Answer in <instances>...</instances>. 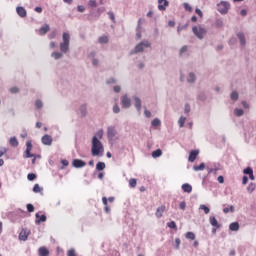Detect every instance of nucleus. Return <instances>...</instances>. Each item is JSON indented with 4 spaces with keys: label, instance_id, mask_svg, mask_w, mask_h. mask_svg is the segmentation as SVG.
I'll return each mask as SVG.
<instances>
[{
    "label": "nucleus",
    "instance_id": "obj_28",
    "mask_svg": "<svg viewBox=\"0 0 256 256\" xmlns=\"http://www.w3.org/2000/svg\"><path fill=\"white\" fill-rule=\"evenodd\" d=\"M230 99L231 101H239V92L237 91H232L230 94Z\"/></svg>",
    "mask_w": 256,
    "mask_h": 256
},
{
    "label": "nucleus",
    "instance_id": "obj_56",
    "mask_svg": "<svg viewBox=\"0 0 256 256\" xmlns=\"http://www.w3.org/2000/svg\"><path fill=\"white\" fill-rule=\"evenodd\" d=\"M243 172H244L245 175H250L251 173H253V169H251L250 167H248V168L244 169Z\"/></svg>",
    "mask_w": 256,
    "mask_h": 256
},
{
    "label": "nucleus",
    "instance_id": "obj_50",
    "mask_svg": "<svg viewBox=\"0 0 256 256\" xmlns=\"http://www.w3.org/2000/svg\"><path fill=\"white\" fill-rule=\"evenodd\" d=\"M27 211L28 213H33V211H35L33 204H27Z\"/></svg>",
    "mask_w": 256,
    "mask_h": 256
},
{
    "label": "nucleus",
    "instance_id": "obj_64",
    "mask_svg": "<svg viewBox=\"0 0 256 256\" xmlns=\"http://www.w3.org/2000/svg\"><path fill=\"white\" fill-rule=\"evenodd\" d=\"M68 256H77V254H75V250H69Z\"/></svg>",
    "mask_w": 256,
    "mask_h": 256
},
{
    "label": "nucleus",
    "instance_id": "obj_20",
    "mask_svg": "<svg viewBox=\"0 0 256 256\" xmlns=\"http://www.w3.org/2000/svg\"><path fill=\"white\" fill-rule=\"evenodd\" d=\"M63 55L65 54L64 52H61V51L60 52L54 51L51 53V57L55 59V61H59V59H63Z\"/></svg>",
    "mask_w": 256,
    "mask_h": 256
},
{
    "label": "nucleus",
    "instance_id": "obj_14",
    "mask_svg": "<svg viewBox=\"0 0 256 256\" xmlns=\"http://www.w3.org/2000/svg\"><path fill=\"white\" fill-rule=\"evenodd\" d=\"M237 37H238V39H239V41H240L241 47H245V46L247 45V40H246V38H245V33H243V32H238V33H237Z\"/></svg>",
    "mask_w": 256,
    "mask_h": 256
},
{
    "label": "nucleus",
    "instance_id": "obj_58",
    "mask_svg": "<svg viewBox=\"0 0 256 256\" xmlns=\"http://www.w3.org/2000/svg\"><path fill=\"white\" fill-rule=\"evenodd\" d=\"M242 106L244 107V109H250V105H249V103H247V101H245V100H243L242 101Z\"/></svg>",
    "mask_w": 256,
    "mask_h": 256
},
{
    "label": "nucleus",
    "instance_id": "obj_25",
    "mask_svg": "<svg viewBox=\"0 0 256 256\" xmlns=\"http://www.w3.org/2000/svg\"><path fill=\"white\" fill-rule=\"evenodd\" d=\"M233 113L235 117H243V115H245V110H243V108H235Z\"/></svg>",
    "mask_w": 256,
    "mask_h": 256
},
{
    "label": "nucleus",
    "instance_id": "obj_35",
    "mask_svg": "<svg viewBox=\"0 0 256 256\" xmlns=\"http://www.w3.org/2000/svg\"><path fill=\"white\" fill-rule=\"evenodd\" d=\"M151 125L152 127H159L161 126V120L159 118H155L154 120H152Z\"/></svg>",
    "mask_w": 256,
    "mask_h": 256
},
{
    "label": "nucleus",
    "instance_id": "obj_51",
    "mask_svg": "<svg viewBox=\"0 0 256 256\" xmlns=\"http://www.w3.org/2000/svg\"><path fill=\"white\" fill-rule=\"evenodd\" d=\"M36 178H37V176L33 173H30L27 176L28 181H34V179H36Z\"/></svg>",
    "mask_w": 256,
    "mask_h": 256
},
{
    "label": "nucleus",
    "instance_id": "obj_2",
    "mask_svg": "<svg viewBox=\"0 0 256 256\" xmlns=\"http://www.w3.org/2000/svg\"><path fill=\"white\" fill-rule=\"evenodd\" d=\"M71 45V35L67 32L62 34V42L60 43V51L64 54L69 53V47Z\"/></svg>",
    "mask_w": 256,
    "mask_h": 256
},
{
    "label": "nucleus",
    "instance_id": "obj_32",
    "mask_svg": "<svg viewBox=\"0 0 256 256\" xmlns=\"http://www.w3.org/2000/svg\"><path fill=\"white\" fill-rule=\"evenodd\" d=\"M230 231H238L239 230V224L238 222H233L229 225Z\"/></svg>",
    "mask_w": 256,
    "mask_h": 256
},
{
    "label": "nucleus",
    "instance_id": "obj_36",
    "mask_svg": "<svg viewBox=\"0 0 256 256\" xmlns=\"http://www.w3.org/2000/svg\"><path fill=\"white\" fill-rule=\"evenodd\" d=\"M184 113H185L186 115H189V113H191V104L186 103V104L184 105Z\"/></svg>",
    "mask_w": 256,
    "mask_h": 256
},
{
    "label": "nucleus",
    "instance_id": "obj_39",
    "mask_svg": "<svg viewBox=\"0 0 256 256\" xmlns=\"http://www.w3.org/2000/svg\"><path fill=\"white\" fill-rule=\"evenodd\" d=\"M195 171H203L205 169V163H201L199 166H193Z\"/></svg>",
    "mask_w": 256,
    "mask_h": 256
},
{
    "label": "nucleus",
    "instance_id": "obj_5",
    "mask_svg": "<svg viewBox=\"0 0 256 256\" xmlns=\"http://www.w3.org/2000/svg\"><path fill=\"white\" fill-rule=\"evenodd\" d=\"M192 31L194 35L200 40L204 39V37L207 35V29H205L203 26H194Z\"/></svg>",
    "mask_w": 256,
    "mask_h": 256
},
{
    "label": "nucleus",
    "instance_id": "obj_24",
    "mask_svg": "<svg viewBox=\"0 0 256 256\" xmlns=\"http://www.w3.org/2000/svg\"><path fill=\"white\" fill-rule=\"evenodd\" d=\"M209 221L212 227H216V229H219V227H221V225H219V222L217 221V218H215V216L210 217Z\"/></svg>",
    "mask_w": 256,
    "mask_h": 256
},
{
    "label": "nucleus",
    "instance_id": "obj_34",
    "mask_svg": "<svg viewBox=\"0 0 256 256\" xmlns=\"http://www.w3.org/2000/svg\"><path fill=\"white\" fill-rule=\"evenodd\" d=\"M10 145H11L12 147H18V146H19V141H17V138H16V137L10 138Z\"/></svg>",
    "mask_w": 256,
    "mask_h": 256
},
{
    "label": "nucleus",
    "instance_id": "obj_43",
    "mask_svg": "<svg viewBox=\"0 0 256 256\" xmlns=\"http://www.w3.org/2000/svg\"><path fill=\"white\" fill-rule=\"evenodd\" d=\"M167 227H169L170 229H175L177 231V224L175 223V221L168 222Z\"/></svg>",
    "mask_w": 256,
    "mask_h": 256
},
{
    "label": "nucleus",
    "instance_id": "obj_9",
    "mask_svg": "<svg viewBox=\"0 0 256 256\" xmlns=\"http://www.w3.org/2000/svg\"><path fill=\"white\" fill-rule=\"evenodd\" d=\"M32 149H33V144L31 143V141H28L26 143V151H25V154H24V157L26 159H30V157H35L34 154H31Z\"/></svg>",
    "mask_w": 256,
    "mask_h": 256
},
{
    "label": "nucleus",
    "instance_id": "obj_1",
    "mask_svg": "<svg viewBox=\"0 0 256 256\" xmlns=\"http://www.w3.org/2000/svg\"><path fill=\"white\" fill-rule=\"evenodd\" d=\"M101 139H103V130H99L96 135L92 137V157H103V154L105 153V147L103 146Z\"/></svg>",
    "mask_w": 256,
    "mask_h": 256
},
{
    "label": "nucleus",
    "instance_id": "obj_38",
    "mask_svg": "<svg viewBox=\"0 0 256 256\" xmlns=\"http://www.w3.org/2000/svg\"><path fill=\"white\" fill-rule=\"evenodd\" d=\"M199 209H201L202 211H204V213H205L206 215H209L210 209H209V207H207L205 204L200 205Z\"/></svg>",
    "mask_w": 256,
    "mask_h": 256
},
{
    "label": "nucleus",
    "instance_id": "obj_53",
    "mask_svg": "<svg viewBox=\"0 0 256 256\" xmlns=\"http://www.w3.org/2000/svg\"><path fill=\"white\" fill-rule=\"evenodd\" d=\"M180 246H181V239L176 238L175 239V249H179Z\"/></svg>",
    "mask_w": 256,
    "mask_h": 256
},
{
    "label": "nucleus",
    "instance_id": "obj_7",
    "mask_svg": "<svg viewBox=\"0 0 256 256\" xmlns=\"http://www.w3.org/2000/svg\"><path fill=\"white\" fill-rule=\"evenodd\" d=\"M120 101H121L123 109H130V107H131V98L129 97V95L124 94L123 96H121Z\"/></svg>",
    "mask_w": 256,
    "mask_h": 256
},
{
    "label": "nucleus",
    "instance_id": "obj_42",
    "mask_svg": "<svg viewBox=\"0 0 256 256\" xmlns=\"http://www.w3.org/2000/svg\"><path fill=\"white\" fill-rule=\"evenodd\" d=\"M217 171H219V167L208 168V175H211V173H213L214 175H217Z\"/></svg>",
    "mask_w": 256,
    "mask_h": 256
},
{
    "label": "nucleus",
    "instance_id": "obj_63",
    "mask_svg": "<svg viewBox=\"0 0 256 256\" xmlns=\"http://www.w3.org/2000/svg\"><path fill=\"white\" fill-rule=\"evenodd\" d=\"M195 13H197L199 15V17H203V12L201 11V9L196 8Z\"/></svg>",
    "mask_w": 256,
    "mask_h": 256
},
{
    "label": "nucleus",
    "instance_id": "obj_12",
    "mask_svg": "<svg viewBox=\"0 0 256 256\" xmlns=\"http://www.w3.org/2000/svg\"><path fill=\"white\" fill-rule=\"evenodd\" d=\"M41 141H42L43 145L51 146L53 144V138L49 134L44 135L42 137Z\"/></svg>",
    "mask_w": 256,
    "mask_h": 256
},
{
    "label": "nucleus",
    "instance_id": "obj_31",
    "mask_svg": "<svg viewBox=\"0 0 256 256\" xmlns=\"http://www.w3.org/2000/svg\"><path fill=\"white\" fill-rule=\"evenodd\" d=\"M161 155H163V151H161V149H157L152 152L153 159H157V157H161Z\"/></svg>",
    "mask_w": 256,
    "mask_h": 256
},
{
    "label": "nucleus",
    "instance_id": "obj_60",
    "mask_svg": "<svg viewBox=\"0 0 256 256\" xmlns=\"http://www.w3.org/2000/svg\"><path fill=\"white\" fill-rule=\"evenodd\" d=\"M49 47L50 49H57V42H50Z\"/></svg>",
    "mask_w": 256,
    "mask_h": 256
},
{
    "label": "nucleus",
    "instance_id": "obj_6",
    "mask_svg": "<svg viewBox=\"0 0 256 256\" xmlns=\"http://www.w3.org/2000/svg\"><path fill=\"white\" fill-rule=\"evenodd\" d=\"M218 11L221 13V15H227L229 13V9L231 5L227 1H221L218 5Z\"/></svg>",
    "mask_w": 256,
    "mask_h": 256
},
{
    "label": "nucleus",
    "instance_id": "obj_16",
    "mask_svg": "<svg viewBox=\"0 0 256 256\" xmlns=\"http://www.w3.org/2000/svg\"><path fill=\"white\" fill-rule=\"evenodd\" d=\"M165 209H166L165 205H162L157 208L155 213L157 219H161V217H163V214L165 213Z\"/></svg>",
    "mask_w": 256,
    "mask_h": 256
},
{
    "label": "nucleus",
    "instance_id": "obj_26",
    "mask_svg": "<svg viewBox=\"0 0 256 256\" xmlns=\"http://www.w3.org/2000/svg\"><path fill=\"white\" fill-rule=\"evenodd\" d=\"M49 29H50L49 24H45L44 26H42V27L39 29L40 35H45V34H47V32L49 31Z\"/></svg>",
    "mask_w": 256,
    "mask_h": 256
},
{
    "label": "nucleus",
    "instance_id": "obj_4",
    "mask_svg": "<svg viewBox=\"0 0 256 256\" xmlns=\"http://www.w3.org/2000/svg\"><path fill=\"white\" fill-rule=\"evenodd\" d=\"M106 135L109 143H115V141H119V132H117V128H115V126H108Z\"/></svg>",
    "mask_w": 256,
    "mask_h": 256
},
{
    "label": "nucleus",
    "instance_id": "obj_40",
    "mask_svg": "<svg viewBox=\"0 0 256 256\" xmlns=\"http://www.w3.org/2000/svg\"><path fill=\"white\" fill-rule=\"evenodd\" d=\"M186 239H191V241H195V233L193 232H188L185 235Z\"/></svg>",
    "mask_w": 256,
    "mask_h": 256
},
{
    "label": "nucleus",
    "instance_id": "obj_10",
    "mask_svg": "<svg viewBox=\"0 0 256 256\" xmlns=\"http://www.w3.org/2000/svg\"><path fill=\"white\" fill-rule=\"evenodd\" d=\"M186 81L189 85H195L197 83V74L195 72H189Z\"/></svg>",
    "mask_w": 256,
    "mask_h": 256
},
{
    "label": "nucleus",
    "instance_id": "obj_37",
    "mask_svg": "<svg viewBox=\"0 0 256 256\" xmlns=\"http://www.w3.org/2000/svg\"><path fill=\"white\" fill-rule=\"evenodd\" d=\"M96 169H97V171H103V169H105V163L104 162H98L96 164Z\"/></svg>",
    "mask_w": 256,
    "mask_h": 256
},
{
    "label": "nucleus",
    "instance_id": "obj_62",
    "mask_svg": "<svg viewBox=\"0 0 256 256\" xmlns=\"http://www.w3.org/2000/svg\"><path fill=\"white\" fill-rule=\"evenodd\" d=\"M108 16L111 19V21H113V23H115V14H113V12H108Z\"/></svg>",
    "mask_w": 256,
    "mask_h": 256
},
{
    "label": "nucleus",
    "instance_id": "obj_49",
    "mask_svg": "<svg viewBox=\"0 0 256 256\" xmlns=\"http://www.w3.org/2000/svg\"><path fill=\"white\" fill-rule=\"evenodd\" d=\"M107 85H113L115 83H117V79L115 78H109L107 81H106Z\"/></svg>",
    "mask_w": 256,
    "mask_h": 256
},
{
    "label": "nucleus",
    "instance_id": "obj_44",
    "mask_svg": "<svg viewBox=\"0 0 256 256\" xmlns=\"http://www.w3.org/2000/svg\"><path fill=\"white\" fill-rule=\"evenodd\" d=\"M248 193H253L255 191V183H250L247 187Z\"/></svg>",
    "mask_w": 256,
    "mask_h": 256
},
{
    "label": "nucleus",
    "instance_id": "obj_30",
    "mask_svg": "<svg viewBox=\"0 0 256 256\" xmlns=\"http://www.w3.org/2000/svg\"><path fill=\"white\" fill-rule=\"evenodd\" d=\"M39 255L40 256H49V250L45 247L39 248Z\"/></svg>",
    "mask_w": 256,
    "mask_h": 256
},
{
    "label": "nucleus",
    "instance_id": "obj_55",
    "mask_svg": "<svg viewBox=\"0 0 256 256\" xmlns=\"http://www.w3.org/2000/svg\"><path fill=\"white\" fill-rule=\"evenodd\" d=\"M88 5H89V7H97V1H95V0H90V1L88 2Z\"/></svg>",
    "mask_w": 256,
    "mask_h": 256
},
{
    "label": "nucleus",
    "instance_id": "obj_15",
    "mask_svg": "<svg viewBox=\"0 0 256 256\" xmlns=\"http://www.w3.org/2000/svg\"><path fill=\"white\" fill-rule=\"evenodd\" d=\"M79 117H87V105L82 104L78 109Z\"/></svg>",
    "mask_w": 256,
    "mask_h": 256
},
{
    "label": "nucleus",
    "instance_id": "obj_52",
    "mask_svg": "<svg viewBox=\"0 0 256 256\" xmlns=\"http://www.w3.org/2000/svg\"><path fill=\"white\" fill-rule=\"evenodd\" d=\"M184 9H186V11H189L190 13L191 11H193V7H191L189 3H184Z\"/></svg>",
    "mask_w": 256,
    "mask_h": 256
},
{
    "label": "nucleus",
    "instance_id": "obj_18",
    "mask_svg": "<svg viewBox=\"0 0 256 256\" xmlns=\"http://www.w3.org/2000/svg\"><path fill=\"white\" fill-rule=\"evenodd\" d=\"M29 237V231L27 229H23L19 234L20 241H27Z\"/></svg>",
    "mask_w": 256,
    "mask_h": 256
},
{
    "label": "nucleus",
    "instance_id": "obj_41",
    "mask_svg": "<svg viewBox=\"0 0 256 256\" xmlns=\"http://www.w3.org/2000/svg\"><path fill=\"white\" fill-rule=\"evenodd\" d=\"M41 191H43V188H41V186H39V184H35L33 187V192L34 193H41Z\"/></svg>",
    "mask_w": 256,
    "mask_h": 256
},
{
    "label": "nucleus",
    "instance_id": "obj_27",
    "mask_svg": "<svg viewBox=\"0 0 256 256\" xmlns=\"http://www.w3.org/2000/svg\"><path fill=\"white\" fill-rule=\"evenodd\" d=\"M182 190L184 193H191L193 191V187L190 184H183Z\"/></svg>",
    "mask_w": 256,
    "mask_h": 256
},
{
    "label": "nucleus",
    "instance_id": "obj_48",
    "mask_svg": "<svg viewBox=\"0 0 256 256\" xmlns=\"http://www.w3.org/2000/svg\"><path fill=\"white\" fill-rule=\"evenodd\" d=\"M144 115L147 119H151L152 117L151 111H149L147 108H144Z\"/></svg>",
    "mask_w": 256,
    "mask_h": 256
},
{
    "label": "nucleus",
    "instance_id": "obj_54",
    "mask_svg": "<svg viewBox=\"0 0 256 256\" xmlns=\"http://www.w3.org/2000/svg\"><path fill=\"white\" fill-rule=\"evenodd\" d=\"M180 209H182V211H185V209H187V203H185V201L181 202L179 204Z\"/></svg>",
    "mask_w": 256,
    "mask_h": 256
},
{
    "label": "nucleus",
    "instance_id": "obj_23",
    "mask_svg": "<svg viewBox=\"0 0 256 256\" xmlns=\"http://www.w3.org/2000/svg\"><path fill=\"white\" fill-rule=\"evenodd\" d=\"M98 43H100V45H107V43H109V36L107 35L100 36L98 38Z\"/></svg>",
    "mask_w": 256,
    "mask_h": 256
},
{
    "label": "nucleus",
    "instance_id": "obj_13",
    "mask_svg": "<svg viewBox=\"0 0 256 256\" xmlns=\"http://www.w3.org/2000/svg\"><path fill=\"white\" fill-rule=\"evenodd\" d=\"M169 7V1L167 0H158V9L159 11H165Z\"/></svg>",
    "mask_w": 256,
    "mask_h": 256
},
{
    "label": "nucleus",
    "instance_id": "obj_11",
    "mask_svg": "<svg viewBox=\"0 0 256 256\" xmlns=\"http://www.w3.org/2000/svg\"><path fill=\"white\" fill-rule=\"evenodd\" d=\"M85 165H87V163H85V161H83L81 159H74L72 161V167H75V169H81V168L85 167Z\"/></svg>",
    "mask_w": 256,
    "mask_h": 256
},
{
    "label": "nucleus",
    "instance_id": "obj_61",
    "mask_svg": "<svg viewBox=\"0 0 256 256\" xmlns=\"http://www.w3.org/2000/svg\"><path fill=\"white\" fill-rule=\"evenodd\" d=\"M6 152H7V148L5 147L0 148V157H3V155H5Z\"/></svg>",
    "mask_w": 256,
    "mask_h": 256
},
{
    "label": "nucleus",
    "instance_id": "obj_47",
    "mask_svg": "<svg viewBox=\"0 0 256 256\" xmlns=\"http://www.w3.org/2000/svg\"><path fill=\"white\" fill-rule=\"evenodd\" d=\"M113 113L117 114V113H121V108H119L118 104H115L112 108Z\"/></svg>",
    "mask_w": 256,
    "mask_h": 256
},
{
    "label": "nucleus",
    "instance_id": "obj_46",
    "mask_svg": "<svg viewBox=\"0 0 256 256\" xmlns=\"http://www.w3.org/2000/svg\"><path fill=\"white\" fill-rule=\"evenodd\" d=\"M129 185H130V187H137V179H135V178H131L130 180H129Z\"/></svg>",
    "mask_w": 256,
    "mask_h": 256
},
{
    "label": "nucleus",
    "instance_id": "obj_57",
    "mask_svg": "<svg viewBox=\"0 0 256 256\" xmlns=\"http://www.w3.org/2000/svg\"><path fill=\"white\" fill-rule=\"evenodd\" d=\"M48 37L49 39H55V37H57V31H52Z\"/></svg>",
    "mask_w": 256,
    "mask_h": 256
},
{
    "label": "nucleus",
    "instance_id": "obj_8",
    "mask_svg": "<svg viewBox=\"0 0 256 256\" xmlns=\"http://www.w3.org/2000/svg\"><path fill=\"white\" fill-rule=\"evenodd\" d=\"M132 101L134 103V107L138 113H141V109L143 107V101L139 98V96H132Z\"/></svg>",
    "mask_w": 256,
    "mask_h": 256
},
{
    "label": "nucleus",
    "instance_id": "obj_3",
    "mask_svg": "<svg viewBox=\"0 0 256 256\" xmlns=\"http://www.w3.org/2000/svg\"><path fill=\"white\" fill-rule=\"evenodd\" d=\"M151 47V42L148 40H143L142 42L138 43L132 51H130V55H137V53H143L146 49Z\"/></svg>",
    "mask_w": 256,
    "mask_h": 256
},
{
    "label": "nucleus",
    "instance_id": "obj_45",
    "mask_svg": "<svg viewBox=\"0 0 256 256\" xmlns=\"http://www.w3.org/2000/svg\"><path fill=\"white\" fill-rule=\"evenodd\" d=\"M35 107H36V109H42L43 108V101L36 100L35 101Z\"/></svg>",
    "mask_w": 256,
    "mask_h": 256
},
{
    "label": "nucleus",
    "instance_id": "obj_59",
    "mask_svg": "<svg viewBox=\"0 0 256 256\" xmlns=\"http://www.w3.org/2000/svg\"><path fill=\"white\" fill-rule=\"evenodd\" d=\"M113 90H114L115 93H121V86L116 85V86L113 87Z\"/></svg>",
    "mask_w": 256,
    "mask_h": 256
},
{
    "label": "nucleus",
    "instance_id": "obj_29",
    "mask_svg": "<svg viewBox=\"0 0 256 256\" xmlns=\"http://www.w3.org/2000/svg\"><path fill=\"white\" fill-rule=\"evenodd\" d=\"M223 213H235V206H233V205H230V206H228V207H225L224 209H223Z\"/></svg>",
    "mask_w": 256,
    "mask_h": 256
},
{
    "label": "nucleus",
    "instance_id": "obj_19",
    "mask_svg": "<svg viewBox=\"0 0 256 256\" xmlns=\"http://www.w3.org/2000/svg\"><path fill=\"white\" fill-rule=\"evenodd\" d=\"M188 51H189V46H187V45L182 46L178 51L179 57H185V55H187Z\"/></svg>",
    "mask_w": 256,
    "mask_h": 256
},
{
    "label": "nucleus",
    "instance_id": "obj_17",
    "mask_svg": "<svg viewBox=\"0 0 256 256\" xmlns=\"http://www.w3.org/2000/svg\"><path fill=\"white\" fill-rule=\"evenodd\" d=\"M197 155H199V150H192L189 154L188 161L193 163L197 159Z\"/></svg>",
    "mask_w": 256,
    "mask_h": 256
},
{
    "label": "nucleus",
    "instance_id": "obj_21",
    "mask_svg": "<svg viewBox=\"0 0 256 256\" xmlns=\"http://www.w3.org/2000/svg\"><path fill=\"white\" fill-rule=\"evenodd\" d=\"M16 13L17 15H19V17H22V18L27 17V10H25L21 6L16 8Z\"/></svg>",
    "mask_w": 256,
    "mask_h": 256
},
{
    "label": "nucleus",
    "instance_id": "obj_22",
    "mask_svg": "<svg viewBox=\"0 0 256 256\" xmlns=\"http://www.w3.org/2000/svg\"><path fill=\"white\" fill-rule=\"evenodd\" d=\"M47 221V216L45 215H39V213H36V224L39 225L40 223H45Z\"/></svg>",
    "mask_w": 256,
    "mask_h": 256
},
{
    "label": "nucleus",
    "instance_id": "obj_33",
    "mask_svg": "<svg viewBox=\"0 0 256 256\" xmlns=\"http://www.w3.org/2000/svg\"><path fill=\"white\" fill-rule=\"evenodd\" d=\"M187 121V117L185 116H180L178 120V125L179 127H185V122Z\"/></svg>",
    "mask_w": 256,
    "mask_h": 256
}]
</instances>
